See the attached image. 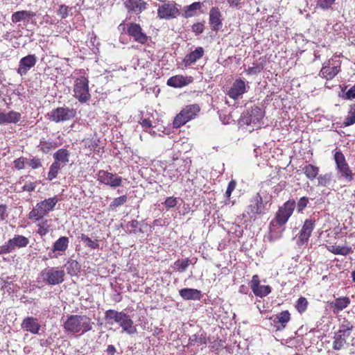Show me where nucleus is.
<instances>
[{
	"label": "nucleus",
	"instance_id": "412c9836",
	"mask_svg": "<svg viewBox=\"0 0 355 355\" xmlns=\"http://www.w3.org/2000/svg\"><path fill=\"white\" fill-rule=\"evenodd\" d=\"M204 55V49L202 47H197L194 51L187 54L184 58V63L185 66H190L200 60Z\"/></svg>",
	"mask_w": 355,
	"mask_h": 355
},
{
	"label": "nucleus",
	"instance_id": "3c124183",
	"mask_svg": "<svg viewBox=\"0 0 355 355\" xmlns=\"http://www.w3.org/2000/svg\"><path fill=\"white\" fill-rule=\"evenodd\" d=\"M307 300L304 297H300L297 302L296 308L300 313L304 312L307 307Z\"/></svg>",
	"mask_w": 355,
	"mask_h": 355
},
{
	"label": "nucleus",
	"instance_id": "09e8293b",
	"mask_svg": "<svg viewBox=\"0 0 355 355\" xmlns=\"http://www.w3.org/2000/svg\"><path fill=\"white\" fill-rule=\"evenodd\" d=\"M81 241L85 244L86 247L92 249H96L99 246L97 241H93L85 234L81 235Z\"/></svg>",
	"mask_w": 355,
	"mask_h": 355
},
{
	"label": "nucleus",
	"instance_id": "473e14b6",
	"mask_svg": "<svg viewBox=\"0 0 355 355\" xmlns=\"http://www.w3.org/2000/svg\"><path fill=\"white\" fill-rule=\"evenodd\" d=\"M202 3L200 2H194L189 6H185L184 9V17L186 18L191 17L196 15L198 10H200Z\"/></svg>",
	"mask_w": 355,
	"mask_h": 355
},
{
	"label": "nucleus",
	"instance_id": "f704fd0d",
	"mask_svg": "<svg viewBox=\"0 0 355 355\" xmlns=\"http://www.w3.org/2000/svg\"><path fill=\"white\" fill-rule=\"evenodd\" d=\"M68 274L71 276L77 275L80 269V266L78 262L73 259H69L65 264Z\"/></svg>",
	"mask_w": 355,
	"mask_h": 355
},
{
	"label": "nucleus",
	"instance_id": "8fccbe9b",
	"mask_svg": "<svg viewBox=\"0 0 355 355\" xmlns=\"http://www.w3.org/2000/svg\"><path fill=\"white\" fill-rule=\"evenodd\" d=\"M354 326L349 321L345 320L342 323L340 326V329H339L340 333L347 334V335L349 336L351 331L353 329Z\"/></svg>",
	"mask_w": 355,
	"mask_h": 355
},
{
	"label": "nucleus",
	"instance_id": "423d86ee",
	"mask_svg": "<svg viewBox=\"0 0 355 355\" xmlns=\"http://www.w3.org/2000/svg\"><path fill=\"white\" fill-rule=\"evenodd\" d=\"M65 272L63 270L52 267L45 268L41 272L43 281L49 285H57L64 281Z\"/></svg>",
	"mask_w": 355,
	"mask_h": 355
},
{
	"label": "nucleus",
	"instance_id": "2eb2a0df",
	"mask_svg": "<svg viewBox=\"0 0 355 355\" xmlns=\"http://www.w3.org/2000/svg\"><path fill=\"white\" fill-rule=\"evenodd\" d=\"M221 12L218 7H212L209 10V22L211 28L217 31L222 27Z\"/></svg>",
	"mask_w": 355,
	"mask_h": 355
},
{
	"label": "nucleus",
	"instance_id": "9d476101",
	"mask_svg": "<svg viewBox=\"0 0 355 355\" xmlns=\"http://www.w3.org/2000/svg\"><path fill=\"white\" fill-rule=\"evenodd\" d=\"M97 180L102 184L112 187H117L121 185L122 178L116 174L109 173L104 170H100L97 173Z\"/></svg>",
	"mask_w": 355,
	"mask_h": 355
},
{
	"label": "nucleus",
	"instance_id": "bb28decb",
	"mask_svg": "<svg viewBox=\"0 0 355 355\" xmlns=\"http://www.w3.org/2000/svg\"><path fill=\"white\" fill-rule=\"evenodd\" d=\"M350 303V300L347 297H338L334 302L331 303V306L334 308V313H338L345 309Z\"/></svg>",
	"mask_w": 355,
	"mask_h": 355
},
{
	"label": "nucleus",
	"instance_id": "de8ad7c7",
	"mask_svg": "<svg viewBox=\"0 0 355 355\" xmlns=\"http://www.w3.org/2000/svg\"><path fill=\"white\" fill-rule=\"evenodd\" d=\"M332 178V173H327L324 175H320L318 177V185L326 187L329 184Z\"/></svg>",
	"mask_w": 355,
	"mask_h": 355
},
{
	"label": "nucleus",
	"instance_id": "5fc2aeb1",
	"mask_svg": "<svg viewBox=\"0 0 355 355\" xmlns=\"http://www.w3.org/2000/svg\"><path fill=\"white\" fill-rule=\"evenodd\" d=\"M284 223H270L269 231L271 236H276L275 230H279V232H282L284 230L283 225Z\"/></svg>",
	"mask_w": 355,
	"mask_h": 355
},
{
	"label": "nucleus",
	"instance_id": "37998d69",
	"mask_svg": "<svg viewBox=\"0 0 355 355\" xmlns=\"http://www.w3.org/2000/svg\"><path fill=\"white\" fill-rule=\"evenodd\" d=\"M128 200V198L125 195L114 198L109 205L110 210H114L117 207L125 204Z\"/></svg>",
	"mask_w": 355,
	"mask_h": 355
},
{
	"label": "nucleus",
	"instance_id": "1a4fd4ad",
	"mask_svg": "<svg viewBox=\"0 0 355 355\" xmlns=\"http://www.w3.org/2000/svg\"><path fill=\"white\" fill-rule=\"evenodd\" d=\"M263 116L261 109L259 107H254L251 110L248 111L241 118V122L244 125H259L261 120Z\"/></svg>",
	"mask_w": 355,
	"mask_h": 355
},
{
	"label": "nucleus",
	"instance_id": "4d7b16f0",
	"mask_svg": "<svg viewBox=\"0 0 355 355\" xmlns=\"http://www.w3.org/2000/svg\"><path fill=\"white\" fill-rule=\"evenodd\" d=\"M335 0H318L317 6L325 10L329 8Z\"/></svg>",
	"mask_w": 355,
	"mask_h": 355
},
{
	"label": "nucleus",
	"instance_id": "6e6552de",
	"mask_svg": "<svg viewBox=\"0 0 355 355\" xmlns=\"http://www.w3.org/2000/svg\"><path fill=\"white\" fill-rule=\"evenodd\" d=\"M180 13L177 4L173 2L164 3L157 9V17L163 19L176 18Z\"/></svg>",
	"mask_w": 355,
	"mask_h": 355
},
{
	"label": "nucleus",
	"instance_id": "680f3d73",
	"mask_svg": "<svg viewBox=\"0 0 355 355\" xmlns=\"http://www.w3.org/2000/svg\"><path fill=\"white\" fill-rule=\"evenodd\" d=\"M13 251V249L9 241L4 245L0 246V254H7Z\"/></svg>",
	"mask_w": 355,
	"mask_h": 355
},
{
	"label": "nucleus",
	"instance_id": "4468645a",
	"mask_svg": "<svg viewBox=\"0 0 355 355\" xmlns=\"http://www.w3.org/2000/svg\"><path fill=\"white\" fill-rule=\"evenodd\" d=\"M37 62V57L34 54L28 55L22 58L19 64L17 73L21 76H24L33 67Z\"/></svg>",
	"mask_w": 355,
	"mask_h": 355
},
{
	"label": "nucleus",
	"instance_id": "052dcab7",
	"mask_svg": "<svg viewBox=\"0 0 355 355\" xmlns=\"http://www.w3.org/2000/svg\"><path fill=\"white\" fill-rule=\"evenodd\" d=\"M69 7L65 5H61L58 12V15L61 17L62 19H65L68 16Z\"/></svg>",
	"mask_w": 355,
	"mask_h": 355
},
{
	"label": "nucleus",
	"instance_id": "39448f33",
	"mask_svg": "<svg viewBox=\"0 0 355 355\" xmlns=\"http://www.w3.org/2000/svg\"><path fill=\"white\" fill-rule=\"evenodd\" d=\"M73 93V96L82 103H86L90 99L89 80L87 77L80 76L75 79Z\"/></svg>",
	"mask_w": 355,
	"mask_h": 355
},
{
	"label": "nucleus",
	"instance_id": "e433bc0d",
	"mask_svg": "<svg viewBox=\"0 0 355 355\" xmlns=\"http://www.w3.org/2000/svg\"><path fill=\"white\" fill-rule=\"evenodd\" d=\"M69 239L66 236H62L58 239L54 243L53 251H65L68 247Z\"/></svg>",
	"mask_w": 355,
	"mask_h": 355
},
{
	"label": "nucleus",
	"instance_id": "13d9d810",
	"mask_svg": "<svg viewBox=\"0 0 355 355\" xmlns=\"http://www.w3.org/2000/svg\"><path fill=\"white\" fill-rule=\"evenodd\" d=\"M263 69V67L260 65H255L253 67H248L246 72L248 75H256L260 73Z\"/></svg>",
	"mask_w": 355,
	"mask_h": 355
},
{
	"label": "nucleus",
	"instance_id": "f257e3e1",
	"mask_svg": "<svg viewBox=\"0 0 355 355\" xmlns=\"http://www.w3.org/2000/svg\"><path fill=\"white\" fill-rule=\"evenodd\" d=\"M272 196L266 192L257 193L250 200V205L243 214L244 222L254 221L266 213L271 203Z\"/></svg>",
	"mask_w": 355,
	"mask_h": 355
},
{
	"label": "nucleus",
	"instance_id": "5701e85b",
	"mask_svg": "<svg viewBox=\"0 0 355 355\" xmlns=\"http://www.w3.org/2000/svg\"><path fill=\"white\" fill-rule=\"evenodd\" d=\"M69 155L70 153L67 149H59L53 154V162H57L64 167L69 162Z\"/></svg>",
	"mask_w": 355,
	"mask_h": 355
},
{
	"label": "nucleus",
	"instance_id": "20e7f679",
	"mask_svg": "<svg viewBox=\"0 0 355 355\" xmlns=\"http://www.w3.org/2000/svg\"><path fill=\"white\" fill-rule=\"evenodd\" d=\"M58 202V199L56 196L41 201L37 203L35 207L29 213V218L36 220H40L53 210Z\"/></svg>",
	"mask_w": 355,
	"mask_h": 355
},
{
	"label": "nucleus",
	"instance_id": "e2e57ef3",
	"mask_svg": "<svg viewBox=\"0 0 355 355\" xmlns=\"http://www.w3.org/2000/svg\"><path fill=\"white\" fill-rule=\"evenodd\" d=\"M204 31V24L202 23H196L192 26V31L196 34H200Z\"/></svg>",
	"mask_w": 355,
	"mask_h": 355
},
{
	"label": "nucleus",
	"instance_id": "a19ab883",
	"mask_svg": "<svg viewBox=\"0 0 355 355\" xmlns=\"http://www.w3.org/2000/svg\"><path fill=\"white\" fill-rule=\"evenodd\" d=\"M180 201H182V200L179 198L170 196L167 197L162 204L164 208L168 210L179 205Z\"/></svg>",
	"mask_w": 355,
	"mask_h": 355
},
{
	"label": "nucleus",
	"instance_id": "4be33fe9",
	"mask_svg": "<svg viewBox=\"0 0 355 355\" xmlns=\"http://www.w3.org/2000/svg\"><path fill=\"white\" fill-rule=\"evenodd\" d=\"M119 324L122 327L123 331L128 334H134L137 332V328L134 326L133 321L127 313H125Z\"/></svg>",
	"mask_w": 355,
	"mask_h": 355
},
{
	"label": "nucleus",
	"instance_id": "6ab92c4d",
	"mask_svg": "<svg viewBox=\"0 0 355 355\" xmlns=\"http://www.w3.org/2000/svg\"><path fill=\"white\" fill-rule=\"evenodd\" d=\"M193 78L191 76H184L182 75H176L169 78L167 80V85L175 88L182 87L191 83Z\"/></svg>",
	"mask_w": 355,
	"mask_h": 355
},
{
	"label": "nucleus",
	"instance_id": "a18cd8bd",
	"mask_svg": "<svg viewBox=\"0 0 355 355\" xmlns=\"http://www.w3.org/2000/svg\"><path fill=\"white\" fill-rule=\"evenodd\" d=\"M355 123V104L350 106L348 116L345 118L343 125L344 126H349Z\"/></svg>",
	"mask_w": 355,
	"mask_h": 355
},
{
	"label": "nucleus",
	"instance_id": "cd10ccee",
	"mask_svg": "<svg viewBox=\"0 0 355 355\" xmlns=\"http://www.w3.org/2000/svg\"><path fill=\"white\" fill-rule=\"evenodd\" d=\"M200 111V107L198 105H189L186 106L181 112L182 116H184L187 121L193 119Z\"/></svg>",
	"mask_w": 355,
	"mask_h": 355
},
{
	"label": "nucleus",
	"instance_id": "f3484780",
	"mask_svg": "<svg viewBox=\"0 0 355 355\" xmlns=\"http://www.w3.org/2000/svg\"><path fill=\"white\" fill-rule=\"evenodd\" d=\"M128 12L140 14L146 8V3L143 0H126L124 2Z\"/></svg>",
	"mask_w": 355,
	"mask_h": 355
},
{
	"label": "nucleus",
	"instance_id": "c9c22d12",
	"mask_svg": "<svg viewBox=\"0 0 355 355\" xmlns=\"http://www.w3.org/2000/svg\"><path fill=\"white\" fill-rule=\"evenodd\" d=\"M291 319V315L288 311H284L279 313L278 315H276L273 322L275 323L278 322L281 324L282 328H284L287 324V322Z\"/></svg>",
	"mask_w": 355,
	"mask_h": 355
},
{
	"label": "nucleus",
	"instance_id": "393cba45",
	"mask_svg": "<svg viewBox=\"0 0 355 355\" xmlns=\"http://www.w3.org/2000/svg\"><path fill=\"white\" fill-rule=\"evenodd\" d=\"M339 71L340 67H330V61H329L328 65H325L322 68L320 74L327 80H331L334 78L339 73Z\"/></svg>",
	"mask_w": 355,
	"mask_h": 355
},
{
	"label": "nucleus",
	"instance_id": "0e129e2a",
	"mask_svg": "<svg viewBox=\"0 0 355 355\" xmlns=\"http://www.w3.org/2000/svg\"><path fill=\"white\" fill-rule=\"evenodd\" d=\"M36 187V184L35 182H29L28 184H26L23 186L22 189L23 191L31 192L35 190Z\"/></svg>",
	"mask_w": 355,
	"mask_h": 355
},
{
	"label": "nucleus",
	"instance_id": "603ef678",
	"mask_svg": "<svg viewBox=\"0 0 355 355\" xmlns=\"http://www.w3.org/2000/svg\"><path fill=\"white\" fill-rule=\"evenodd\" d=\"M187 122L184 116H182L180 112L175 118L173 121V126L175 128H180L181 125L185 124Z\"/></svg>",
	"mask_w": 355,
	"mask_h": 355
},
{
	"label": "nucleus",
	"instance_id": "2f4dec72",
	"mask_svg": "<svg viewBox=\"0 0 355 355\" xmlns=\"http://www.w3.org/2000/svg\"><path fill=\"white\" fill-rule=\"evenodd\" d=\"M328 250L334 254H340L346 256L352 252L351 247L347 245H332L327 248Z\"/></svg>",
	"mask_w": 355,
	"mask_h": 355
},
{
	"label": "nucleus",
	"instance_id": "c03bdc74",
	"mask_svg": "<svg viewBox=\"0 0 355 355\" xmlns=\"http://www.w3.org/2000/svg\"><path fill=\"white\" fill-rule=\"evenodd\" d=\"M189 343L191 345H207V339L202 334L200 335L193 334L189 338Z\"/></svg>",
	"mask_w": 355,
	"mask_h": 355
},
{
	"label": "nucleus",
	"instance_id": "aec40b11",
	"mask_svg": "<svg viewBox=\"0 0 355 355\" xmlns=\"http://www.w3.org/2000/svg\"><path fill=\"white\" fill-rule=\"evenodd\" d=\"M21 119V114L15 111H10L8 113L0 112V124L17 123Z\"/></svg>",
	"mask_w": 355,
	"mask_h": 355
},
{
	"label": "nucleus",
	"instance_id": "49530a36",
	"mask_svg": "<svg viewBox=\"0 0 355 355\" xmlns=\"http://www.w3.org/2000/svg\"><path fill=\"white\" fill-rule=\"evenodd\" d=\"M189 262H190V260L189 259H178L175 262L174 265H175V268L179 272H182L187 270V268H188V266L189 265Z\"/></svg>",
	"mask_w": 355,
	"mask_h": 355
},
{
	"label": "nucleus",
	"instance_id": "f8f14e48",
	"mask_svg": "<svg viewBox=\"0 0 355 355\" xmlns=\"http://www.w3.org/2000/svg\"><path fill=\"white\" fill-rule=\"evenodd\" d=\"M127 32L130 36L133 37L136 42L140 44H144L148 41V37L143 32L139 24L130 23L128 26Z\"/></svg>",
	"mask_w": 355,
	"mask_h": 355
},
{
	"label": "nucleus",
	"instance_id": "0eeeda50",
	"mask_svg": "<svg viewBox=\"0 0 355 355\" xmlns=\"http://www.w3.org/2000/svg\"><path fill=\"white\" fill-rule=\"evenodd\" d=\"M76 111L67 107H60L53 110L49 114V119L55 123L69 121L75 117Z\"/></svg>",
	"mask_w": 355,
	"mask_h": 355
},
{
	"label": "nucleus",
	"instance_id": "9b49d317",
	"mask_svg": "<svg viewBox=\"0 0 355 355\" xmlns=\"http://www.w3.org/2000/svg\"><path fill=\"white\" fill-rule=\"evenodd\" d=\"M295 208V200H289L286 201L282 207H279L277 213V222H286L293 214Z\"/></svg>",
	"mask_w": 355,
	"mask_h": 355
},
{
	"label": "nucleus",
	"instance_id": "c85d7f7f",
	"mask_svg": "<svg viewBox=\"0 0 355 355\" xmlns=\"http://www.w3.org/2000/svg\"><path fill=\"white\" fill-rule=\"evenodd\" d=\"M35 15V14L32 11L28 10H21L14 12L12 15L11 20L13 23H17L26 19H28L31 17H33Z\"/></svg>",
	"mask_w": 355,
	"mask_h": 355
},
{
	"label": "nucleus",
	"instance_id": "7c9ffc66",
	"mask_svg": "<svg viewBox=\"0 0 355 355\" xmlns=\"http://www.w3.org/2000/svg\"><path fill=\"white\" fill-rule=\"evenodd\" d=\"M349 336L347 335V334L340 333L339 331L336 332L334 337L333 349L340 350L344 346L346 343V339Z\"/></svg>",
	"mask_w": 355,
	"mask_h": 355
},
{
	"label": "nucleus",
	"instance_id": "774afa93",
	"mask_svg": "<svg viewBox=\"0 0 355 355\" xmlns=\"http://www.w3.org/2000/svg\"><path fill=\"white\" fill-rule=\"evenodd\" d=\"M260 281L259 279L258 275H255L252 277L251 282H250V286L252 290H253V288H257L258 286L260 285Z\"/></svg>",
	"mask_w": 355,
	"mask_h": 355
},
{
	"label": "nucleus",
	"instance_id": "338daca9",
	"mask_svg": "<svg viewBox=\"0 0 355 355\" xmlns=\"http://www.w3.org/2000/svg\"><path fill=\"white\" fill-rule=\"evenodd\" d=\"M15 166L18 169H23L25 167V161L24 158H19L15 161Z\"/></svg>",
	"mask_w": 355,
	"mask_h": 355
},
{
	"label": "nucleus",
	"instance_id": "6e6d98bb",
	"mask_svg": "<svg viewBox=\"0 0 355 355\" xmlns=\"http://www.w3.org/2000/svg\"><path fill=\"white\" fill-rule=\"evenodd\" d=\"M28 165L33 169H36L42 166L41 159L37 157H33L27 161Z\"/></svg>",
	"mask_w": 355,
	"mask_h": 355
},
{
	"label": "nucleus",
	"instance_id": "58836bf2",
	"mask_svg": "<svg viewBox=\"0 0 355 355\" xmlns=\"http://www.w3.org/2000/svg\"><path fill=\"white\" fill-rule=\"evenodd\" d=\"M252 291L256 296L263 297L271 293V287L270 286L259 285L257 288H253Z\"/></svg>",
	"mask_w": 355,
	"mask_h": 355
},
{
	"label": "nucleus",
	"instance_id": "72a5a7b5",
	"mask_svg": "<svg viewBox=\"0 0 355 355\" xmlns=\"http://www.w3.org/2000/svg\"><path fill=\"white\" fill-rule=\"evenodd\" d=\"M303 171L308 179L313 180L318 175L319 168L312 164H307L303 167Z\"/></svg>",
	"mask_w": 355,
	"mask_h": 355
},
{
	"label": "nucleus",
	"instance_id": "a878e982",
	"mask_svg": "<svg viewBox=\"0 0 355 355\" xmlns=\"http://www.w3.org/2000/svg\"><path fill=\"white\" fill-rule=\"evenodd\" d=\"M179 293L186 300H195L200 298V291L195 288H182L179 291Z\"/></svg>",
	"mask_w": 355,
	"mask_h": 355
},
{
	"label": "nucleus",
	"instance_id": "864d4df0",
	"mask_svg": "<svg viewBox=\"0 0 355 355\" xmlns=\"http://www.w3.org/2000/svg\"><path fill=\"white\" fill-rule=\"evenodd\" d=\"M309 203V198L307 197L301 198L297 203H295V207L298 212H302Z\"/></svg>",
	"mask_w": 355,
	"mask_h": 355
},
{
	"label": "nucleus",
	"instance_id": "dca6fc26",
	"mask_svg": "<svg viewBox=\"0 0 355 355\" xmlns=\"http://www.w3.org/2000/svg\"><path fill=\"white\" fill-rule=\"evenodd\" d=\"M21 327L24 331H29L33 334H37L41 325L38 322L37 318L33 317H26L23 320Z\"/></svg>",
	"mask_w": 355,
	"mask_h": 355
},
{
	"label": "nucleus",
	"instance_id": "4c0bfd02",
	"mask_svg": "<svg viewBox=\"0 0 355 355\" xmlns=\"http://www.w3.org/2000/svg\"><path fill=\"white\" fill-rule=\"evenodd\" d=\"M38 147L42 153L47 154L57 147V144L55 141L41 140Z\"/></svg>",
	"mask_w": 355,
	"mask_h": 355
},
{
	"label": "nucleus",
	"instance_id": "69168bd1",
	"mask_svg": "<svg viewBox=\"0 0 355 355\" xmlns=\"http://www.w3.org/2000/svg\"><path fill=\"white\" fill-rule=\"evenodd\" d=\"M140 123H141L142 128H144L145 130H146L147 128H149L153 126L152 121L149 119H143L140 122Z\"/></svg>",
	"mask_w": 355,
	"mask_h": 355
},
{
	"label": "nucleus",
	"instance_id": "79ce46f5",
	"mask_svg": "<svg viewBox=\"0 0 355 355\" xmlns=\"http://www.w3.org/2000/svg\"><path fill=\"white\" fill-rule=\"evenodd\" d=\"M63 167V166H60V164L57 162H53L50 166L49 171L48 173V180H53L55 178L58 174L59 171Z\"/></svg>",
	"mask_w": 355,
	"mask_h": 355
},
{
	"label": "nucleus",
	"instance_id": "7ed1b4c3",
	"mask_svg": "<svg viewBox=\"0 0 355 355\" xmlns=\"http://www.w3.org/2000/svg\"><path fill=\"white\" fill-rule=\"evenodd\" d=\"M334 159L338 180L344 179L347 182H351L354 178V173L350 169L343 153L341 151H336L334 155Z\"/></svg>",
	"mask_w": 355,
	"mask_h": 355
},
{
	"label": "nucleus",
	"instance_id": "bf43d9fd",
	"mask_svg": "<svg viewBox=\"0 0 355 355\" xmlns=\"http://www.w3.org/2000/svg\"><path fill=\"white\" fill-rule=\"evenodd\" d=\"M236 186V182L235 180H231L227 186V190L225 191V196L227 198H230L232 191L235 189Z\"/></svg>",
	"mask_w": 355,
	"mask_h": 355
},
{
	"label": "nucleus",
	"instance_id": "ea45409f",
	"mask_svg": "<svg viewBox=\"0 0 355 355\" xmlns=\"http://www.w3.org/2000/svg\"><path fill=\"white\" fill-rule=\"evenodd\" d=\"M347 87L343 88L341 93L339 94V97L345 100H352L355 98V84L347 91H345Z\"/></svg>",
	"mask_w": 355,
	"mask_h": 355
},
{
	"label": "nucleus",
	"instance_id": "b1692460",
	"mask_svg": "<svg viewBox=\"0 0 355 355\" xmlns=\"http://www.w3.org/2000/svg\"><path fill=\"white\" fill-rule=\"evenodd\" d=\"M125 313L123 311L118 312L115 310L110 309L105 312V319L110 324H113L114 322L119 324Z\"/></svg>",
	"mask_w": 355,
	"mask_h": 355
},
{
	"label": "nucleus",
	"instance_id": "c756f323",
	"mask_svg": "<svg viewBox=\"0 0 355 355\" xmlns=\"http://www.w3.org/2000/svg\"><path fill=\"white\" fill-rule=\"evenodd\" d=\"M10 243H11V246L13 249V250L16 248H24L26 247L29 241L28 238L21 236V235H15L12 239L9 240Z\"/></svg>",
	"mask_w": 355,
	"mask_h": 355
},
{
	"label": "nucleus",
	"instance_id": "f03ea898",
	"mask_svg": "<svg viewBox=\"0 0 355 355\" xmlns=\"http://www.w3.org/2000/svg\"><path fill=\"white\" fill-rule=\"evenodd\" d=\"M91 319L85 315H71L67 317L63 327L71 333H85L92 329Z\"/></svg>",
	"mask_w": 355,
	"mask_h": 355
},
{
	"label": "nucleus",
	"instance_id": "a211bd4d",
	"mask_svg": "<svg viewBox=\"0 0 355 355\" xmlns=\"http://www.w3.org/2000/svg\"><path fill=\"white\" fill-rule=\"evenodd\" d=\"M313 230V223H304L302 225L299 233L296 234V236L298 235V239L297 241V245H302L306 243Z\"/></svg>",
	"mask_w": 355,
	"mask_h": 355
},
{
	"label": "nucleus",
	"instance_id": "ddd939ff",
	"mask_svg": "<svg viewBox=\"0 0 355 355\" xmlns=\"http://www.w3.org/2000/svg\"><path fill=\"white\" fill-rule=\"evenodd\" d=\"M247 92L245 83L243 80L236 79L229 89L228 96L234 100L241 97Z\"/></svg>",
	"mask_w": 355,
	"mask_h": 355
}]
</instances>
